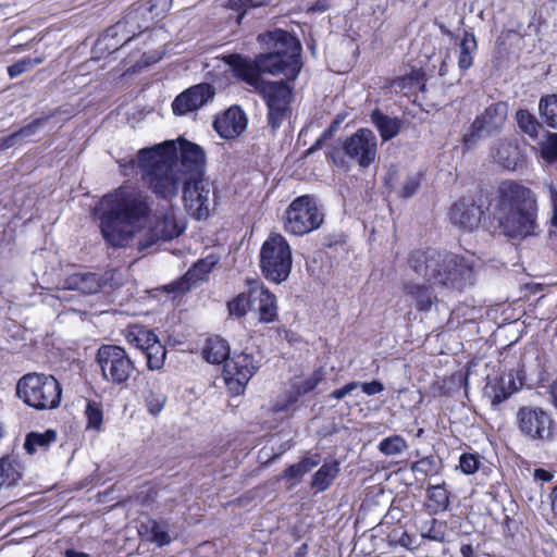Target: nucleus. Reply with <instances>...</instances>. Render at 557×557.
<instances>
[{"label": "nucleus", "mask_w": 557, "mask_h": 557, "mask_svg": "<svg viewBox=\"0 0 557 557\" xmlns=\"http://www.w3.org/2000/svg\"><path fill=\"white\" fill-rule=\"evenodd\" d=\"M122 24L121 32H117L116 38L121 40V42L126 45L137 36H139L144 29L139 25V13L131 11L125 16H123L119 22L114 25Z\"/></svg>", "instance_id": "72a5a7b5"}, {"label": "nucleus", "mask_w": 557, "mask_h": 557, "mask_svg": "<svg viewBox=\"0 0 557 557\" xmlns=\"http://www.w3.org/2000/svg\"><path fill=\"white\" fill-rule=\"evenodd\" d=\"M84 414L86 418V430H101L103 423V409L101 403L87 400Z\"/></svg>", "instance_id": "37998d69"}, {"label": "nucleus", "mask_w": 557, "mask_h": 557, "mask_svg": "<svg viewBox=\"0 0 557 557\" xmlns=\"http://www.w3.org/2000/svg\"><path fill=\"white\" fill-rule=\"evenodd\" d=\"M257 41L269 50L249 59L240 53L225 54L222 60L234 77L253 87L262 96L267 109L290 108L293 87L302 69V45L293 34L282 28L267 30Z\"/></svg>", "instance_id": "f257e3e1"}, {"label": "nucleus", "mask_w": 557, "mask_h": 557, "mask_svg": "<svg viewBox=\"0 0 557 557\" xmlns=\"http://www.w3.org/2000/svg\"><path fill=\"white\" fill-rule=\"evenodd\" d=\"M45 121H46L45 117H37V119L33 120L30 123H28L27 125L21 127L18 131H16V133L20 137L30 136L39 127H41L44 125Z\"/></svg>", "instance_id": "6e6d98bb"}, {"label": "nucleus", "mask_w": 557, "mask_h": 557, "mask_svg": "<svg viewBox=\"0 0 557 557\" xmlns=\"http://www.w3.org/2000/svg\"><path fill=\"white\" fill-rule=\"evenodd\" d=\"M411 470L424 475L436 473L435 458L433 456L423 457L412 463Z\"/></svg>", "instance_id": "603ef678"}, {"label": "nucleus", "mask_w": 557, "mask_h": 557, "mask_svg": "<svg viewBox=\"0 0 557 557\" xmlns=\"http://www.w3.org/2000/svg\"><path fill=\"white\" fill-rule=\"evenodd\" d=\"M195 280L190 278L187 272L175 281L163 286V290L168 294H173L174 297L183 296L190 292L195 286Z\"/></svg>", "instance_id": "a18cd8bd"}, {"label": "nucleus", "mask_w": 557, "mask_h": 557, "mask_svg": "<svg viewBox=\"0 0 557 557\" xmlns=\"http://www.w3.org/2000/svg\"><path fill=\"white\" fill-rule=\"evenodd\" d=\"M273 0H226L222 7L226 10L236 12L235 23L240 26L248 10L267 7Z\"/></svg>", "instance_id": "e433bc0d"}, {"label": "nucleus", "mask_w": 557, "mask_h": 557, "mask_svg": "<svg viewBox=\"0 0 557 557\" xmlns=\"http://www.w3.org/2000/svg\"><path fill=\"white\" fill-rule=\"evenodd\" d=\"M15 395L36 411L53 410L61 405L62 386L52 374L28 372L17 380Z\"/></svg>", "instance_id": "0eeeda50"}, {"label": "nucleus", "mask_w": 557, "mask_h": 557, "mask_svg": "<svg viewBox=\"0 0 557 557\" xmlns=\"http://www.w3.org/2000/svg\"><path fill=\"white\" fill-rule=\"evenodd\" d=\"M550 198L553 205V215L550 219V224L557 227V190H552Z\"/></svg>", "instance_id": "338daca9"}, {"label": "nucleus", "mask_w": 557, "mask_h": 557, "mask_svg": "<svg viewBox=\"0 0 557 557\" xmlns=\"http://www.w3.org/2000/svg\"><path fill=\"white\" fill-rule=\"evenodd\" d=\"M20 137L16 132L0 138V148L8 149L15 145L16 138Z\"/></svg>", "instance_id": "e2e57ef3"}, {"label": "nucleus", "mask_w": 557, "mask_h": 557, "mask_svg": "<svg viewBox=\"0 0 557 557\" xmlns=\"http://www.w3.org/2000/svg\"><path fill=\"white\" fill-rule=\"evenodd\" d=\"M64 286L70 290H77L85 295L96 294L100 290L101 277L92 272H75L66 276Z\"/></svg>", "instance_id": "cd10ccee"}, {"label": "nucleus", "mask_w": 557, "mask_h": 557, "mask_svg": "<svg viewBox=\"0 0 557 557\" xmlns=\"http://www.w3.org/2000/svg\"><path fill=\"white\" fill-rule=\"evenodd\" d=\"M144 399L148 412L157 417L163 410L168 397L161 392L150 389L145 394Z\"/></svg>", "instance_id": "49530a36"}, {"label": "nucleus", "mask_w": 557, "mask_h": 557, "mask_svg": "<svg viewBox=\"0 0 557 557\" xmlns=\"http://www.w3.org/2000/svg\"><path fill=\"white\" fill-rule=\"evenodd\" d=\"M447 523L445 521L432 518L421 527V535L423 539L444 543L446 539Z\"/></svg>", "instance_id": "a19ab883"}, {"label": "nucleus", "mask_w": 557, "mask_h": 557, "mask_svg": "<svg viewBox=\"0 0 557 557\" xmlns=\"http://www.w3.org/2000/svg\"><path fill=\"white\" fill-rule=\"evenodd\" d=\"M259 267L263 277L274 284L285 282L292 272L293 253L287 239L272 232L260 248Z\"/></svg>", "instance_id": "6e6552de"}, {"label": "nucleus", "mask_w": 557, "mask_h": 557, "mask_svg": "<svg viewBox=\"0 0 557 557\" xmlns=\"http://www.w3.org/2000/svg\"><path fill=\"white\" fill-rule=\"evenodd\" d=\"M158 495H159L158 484L152 481H147L144 484L137 486V488L134 491L133 495L131 496V499L136 505L143 506V507H150L156 503Z\"/></svg>", "instance_id": "58836bf2"}, {"label": "nucleus", "mask_w": 557, "mask_h": 557, "mask_svg": "<svg viewBox=\"0 0 557 557\" xmlns=\"http://www.w3.org/2000/svg\"><path fill=\"white\" fill-rule=\"evenodd\" d=\"M139 536L146 541L156 544L159 547L168 546L172 542L169 533V523L165 520L148 519L138 528Z\"/></svg>", "instance_id": "393cba45"}, {"label": "nucleus", "mask_w": 557, "mask_h": 557, "mask_svg": "<svg viewBox=\"0 0 557 557\" xmlns=\"http://www.w3.org/2000/svg\"><path fill=\"white\" fill-rule=\"evenodd\" d=\"M177 171L183 178L202 177L206 172V152L193 141L180 137L177 139Z\"/></svg>", "instance_id": "f3484780"}, {"label": "nucleus", "mask_w": 557, "mask_h": 557, "mask_svg": "<svg viewBox=\"0 0 557 557\" xmlns=\"http://www.w3.org/2000/svg\"><path fill=\"white\" fill-rule=\"evenodd\" d=\"M379 154V143L374 132L360 127L355 133L341 140V145L329 146L325 157L334 166L348 170L356 164L366 170L375 163Z\"/></svg>", "instance_id": "423d86ee"}, {"label": "nucleus", "mask_w": 557, "mask_h": 557, "mask_svg": "<svg viewBox=\"0 0 557 557\" xmlns=\"http://www.w3.org/2000/svg\"><path fill=\"white\" fill-rule=\"evenodd\" d=\"M359 386V382H349L347 384H345L344 386H342L341 388H337V389H334L331 394H330V397L331 398H334V399H337V400H341L343 399L347 394L351 393L352 391H355L357 387Z\"/></svg>", "instance_id": "13d9d810"}, {"label": "nucleus", "mask_w": 557, "mask_h": 557, "mask_svg": "<svg viewBox=\"0 0 557 557\" xmlns=\"http://www.w3.org/2000/svg\"><path fill=\"white\" fill-rule=\"evenodd\" d=\"M515 122L519 133L528 136L533 141H536L540 133L544 132L543 125L528 109H518L515 113Z\"/></svg>", "instance_id": "7c9ffc66"}, {"label": "nucleus", "mask_w": 557, "mask_h": 557, "mask_svg": "<svg viewBox=\"0 0 557 557\" xmlns=\"http://www.w3.org/2000/svg\"><path fill=\"white\" fill-rule=\"evenodd\" d=\"M182 199L189 215L202 220L209 215L210 184L202 177L183 178Z\"/></svg>", "instance_id": "dca6fc26"}, {"label": "nucleus", "mask_w": 557, "mask_h": 557, "mask_svg": "<svg viewBox=\"0 0 557 557\" xmlns=\"http://www.w3.org/2000/svg\"><path fill=\"white\" fill-rule=\"evenodd\" d=\"M219 262V257L210 253L205 258L197 260L188 270L187 274L190 278L195 280L197 285L199 282L208 278L209 273L214 269Z\"/></svg>", "instance_id": "4c0bfd02"}, {"label": "nucleus", "mask_w": 557, "mask_h": 557, "mask_svg": "<svg viewBox=\"0 0 557 557\" xmlns=\"http://www.w3.org/2000/svg\"><path fill=\"white\" fill-rule=\"evenodd\" d=\"M548 502L553 515L557 517V484L552 488L550 493L548 494Z\"/></svg>", "instance_id": "0e129e2a"}, {"label": "nucleus", "mask_w": 557, "mask_h": 557, "mask_svg": "<svg viewBox=\"0 0 557 557\" xmlns=\"http://www.w3.org/2000/svg\"><path fill=\"white\" fill-rule=\"evenodd\" d=\"M508 106L498 101L487 106L475 116L469 129L462 135L461 143L466 150L472 149L479 139L492 137L502 132L507 121Z\"/></svg>", "instance_id": "ddd939ff"}, {"label": "nucleus", "mask_w": 557, "mask_h": 557, "mask_svg": "<svg viewBox=\"0 0 557 557\" xmlns=\"http://www.w3.org/2000/svg\"><path fill=\"white\" fill-rule=\"evenodd\" d=\"M370 122L379 132L382 143H386L395 138L403 128V121L399 117L389 116L379 108L371 111Z\"/></svg>", "instance_id": "a878e982"}, {"label": "nucleus", "mask_w": 557, "mask_h": 557, "mask_svg": "<svg viewBox=\"0 0 557 557\" xmlns=\"http://www.w3.org/2000/svg\"><path fill=\"white\" fill-rule=\"evenodd\" d=\"M257 287H250L248 290L237 294L227 301L228 315L242 319L247 315L256 301Z\"/></svg>", "instance_id": "2f4dec72"}, {"label": "nucleus", "mask_w": 557, "mask_h": 557, "mask_svg": "<svg viewBox=\"0 0 557 557\" xmlns=\"http://www.w3.org/2000/svg\"><path fill=\"white\" fill-rule=\"evenodd\" d=\"M214 88L208 83H200L178 94L172 102V111L177 116L197 111L213 99Z\"/></svg>", "instance_id": "a211bd4d"}, {"label": "nucleus", "mask_w": 557, "mask_h": 557, "mask_svg": "<svg viewBox=\"0 0 557 557\" xmlns=\"http://www.w3.org/2000/svg\"><path fill=\"white\" fill-rule=\"evenodd\" d=\"M183 232L173 213H164L157 218L153 225L149 227L143 239L138 243L139 250H145L158 242H168L178 237Z\"/></svg>", "instance_id": "6ab92c4d"}, {"label": "nucleus", "mask_w": 557, "mask_h": 557, "mask_svg": "<svg viewBox=\"0 0 557 557\" xmlns=\"http://www.w3.org/2000/svg\"><path fill=\"white\" fill-rule=\"evenodd\" d=\"M122 334L131 347L144 354L148 370L159 371L163 369L168 351L153 330L134 323L127 325Z\"/></svg>", "instance_id": "f8f14e48"}, {"label": "nucleus", "mask_w": 557, "mask_h": 557, "mask_svg": "<svg viewBox=\"0 0 557 557\" xmlns=\"http://www.w3.org/2000/svg\"><path fill=\"white\" fill-rule=\"evenodd\" d=\"M150 214L151 205L147 195L120 187L106 197V208L99 215L102 238L112 248H125Z\"/></svg>", "instance_id": "7ed1b4c3"}, {"label": "nucleus", "mask_w": 557, "mask_h": 557, "mask_svg": "<svg viewBox=\"0 0 557 557\" xmlns=\"http://www.w3.org/2000/svg\"><path fill=\"white\" fill-rule=\"evenodd\" d=\"M258 369L259 364L251 354H235L223 364V379L227 391L233 396L244 394Z\"/></svg>", "instance_id": "2eb2a0df"}, {"label": "nucleus", "mask_w": 557, "mask_h": 557, "mask_svg": "<svg viewBox=\"0 0 557 557\" xmlns=\"http://www.w3.org/2000/svg\"><path fill=\"white\" fill-rule=\"evenodd\" d=\"M339 470V462L337 460L324 462L319 470L312 474L310 481L311 488L315 492L326 491L338 475Z\"/></svg>", "instance_id": "c756f323"}, {"label": "nucleus", "mask_w": 557, "mask_h": 557, "mask_svg": "<svg viewBox=\"0 0 557 557\" xmlns=\"http://www.w3.org/2000/svg\"><path fill=\"white\" fill-rule=\"evenodd\" d=\"M282 221L287 234L304 236L320 228L324 222V213L318 206L315 197L306 194L296 197L288 205Z\"/></svg>", "instance_id": "9d476101"}, {"label": "nucleus", "mask_w": 557, "mask_h": 557, "mask_svg": "<svg viewBox=\"0 0 557 557\" xmlns=\"http://www.w3.org/2000/svg\"><path fill=\"white\" fill-rule=\"evenodd\" d=\"M256 300L258 301L256 313L260 323L270 324L278 320L276 295L263 284L259 289L257 288Z\"/></svg>", "instance_id": "5701e85b"}, {"label": "nucleus", "mask_w": 557, "mask_h": 557, "mask_svg": "<svg viewBox=\"0 0 557 557\" xmlns=\"http://www.w3.org/2000/svg\"><path fill=\"white\" fill-rule=\"evenodd\" d=\"M359 386L361 387L362 392L369 396L380 394L384 391L383 383L377 380L359 383Z\"/></svg>", "instance_id": "4d7b16f0"}, {"label": "nucleus", "mask_w": 557, "mask_h": 557, "mask_svg": "<svg viewBox=\"0 0 557 557\" xmlns=\"http://www.w3.org/2000/svg\"><path fill=\"white\" fill-rule=\"evenodd\" d=\"M424 74L420 71H412L410 74L398 77L394 81V85L400 87L401 89L410 86H414L421 83Z\"/></svg>", "instance_id": "864d4df0"}, {"label": "nucleus", "mask_w": 557, "mask_h": 557, "mask_svg": "<svg viewBox=\"0 0 557 557\" xmlns=\"http://www.w3.org/2000/svg\"><path fill=\"white\" fill-rule=\"evenodd\" d=\"M516 424L523 437L532 442L552 443L557 436V422L550 411L541 406H521Z\"/></svg>", "instance_id": "9b49d317"}, {"label": "nucleus", "mask_w": 557, "mask_h": 557, "mask_svg": "<svg viewBox=\"0 0 557 557\" xmlns=\"http://www.w3.org/2000/svg\"><path fill=\"white\" fill-rule=\"evenodd\" d=\"M404 293L411 299L419 312H429L437 300L433 288L424 283H407L404 285Z\"/></svg>", "instance_id": "bb28decb"}, {"label": "nucleus", "mask_w": 557, "mask_h": 557, "mask_svg": "<svg viewBox=\"0 0 557 557\" xmlns=\"http://www.w3.org/2000/svg\"><path fill=\"white\" fill-rule=\"evenodd\" d=\"M39 63H41V59H32L30 57H24L23 59L8 66V75L10 76V78H15Z\"/></svg>", "instance_id": "3c124183"}, {"label": "nucleus", "mask_w": 557, "mask_h": 557, "mask_svg": "<svg viewBox=\"0 0 557 557\" xmlns=\"http://www.w3.org/2000/svg\"><path fill=\"white\" fill-rule=\"evenodd\" d=\"M486 209H491L492 219L505 236L525 238L537 235V200L531 188L522 182H499Z\"/></svg>", "instance_id": "f03ea898"}, {"label": "nucleus", "mask_w": 557, "mask_h": 557, "mask_svg": "<svg viewBox=\"0 0 557 557\" xmlns=\"http://www.w3.org/2000/svg\"><path fill=\"white\" fill-rule=\"evenodd\" d=\"M539 111L549 127L557 128V95L543 96L539 102Z\"/></svg>", "instance_id": "79ce46f5"}, {"label": "nucleus", "mask_w": 557, "mask_h": 557, "mask_svg": "<svg viewBox=\"0 0 557 557\" xmlns=\"http://www.w3.org/2000/svg\"><path fill=\"white\" fill-rule=\"evenodd\" d=\"M346 119V113H338L335 115L333 121L330 123V125L323 131L326 133V135L333 137V135L339 129L342 123Z\"/></svg>", "instance_id": "bf43d9fd"}, {"label": "nucleus", "mask_w": 557, "mask_h": 557, "mask_svg": "<svg viewBox=\"0 0 557 557\" xmlns=\"http://www.w3.org/2000/svg\"><path fill=\"white\" fill-rule=\"evenodd\" d=\"M453 494L445 482L429 484L425 488L424 510L430 516H436L449 509Z\"/></svg>", "instance_id": "412c9836"}, {"label": "nucleus", "mask_w": 557, "mask_h": 557, "mask_svg": "<svg viewBox=\"0 0 557 557\" xmlns=\"http://www.w3.org/2000/svg\"><path fill=\"white\" fill-rule=\"evenodd\" d=\"M247 127V116L238 106H233L223 113L218 114L213 121V128L223 139L237 138Z\"/></svg>", "instance_id": "aec40b11"}, {"label": "nucleus", "mask_w": 557, "mask_h": 557, "mask_svg": "<svg viewBox=\"0 0 557 557\" xmlns=\"http://www.w3.org/2000/svg\"><path fill=\"white\" fill-rule=\"evenodd\" d=\"M141 180L157 198L172 200L178 195L183 182L177 171V144L165 140L137 153Z\"/></svg>", "instance_id": "20e7f679"}, {"label": "nucleus", "mask_w": 557, "mask_h": 557, "mask_svg": "<svg viewBox=\"0 0 557 557\" xmlns=\"http://www.w3.org/2000/svg\"><path fill=\"white\" fill-rule=\"evenodd\" d=\"M330 8L329 0H317L310 8L311 12H325Z\"/></svg>", "instance_id": "69168bd1"}, {"label": "nucleus", "mask_w": 557, "mask_h": 557, "mask_svg": "<svg viewBox=\"0 0 557 557\" xmlns=\"http://www.w3.org/2000/svg\"><path fill=\"white\" fill-rule=\"evenodd\" d=\"M488 198L479 191L474 195L463 196L455 201L448 211V216L453 225L457 226L463 232H473L481 224L482 219L488 214L491 216V209L487 210Z\"/></svg>", "instance_id": "4468645a"}, {"label": "nucleus", "mask_w": 557, "mask_h": 557, "mask_svg": "<svg viewBox=\"0 0 557 557\" xmlns=\"http://www.w3.org/2000/svg\"><path fill=\"white\" fill-rule=\"evenodd\" d=\"M534 478L536 480H540V481H543V482H549L553 480L554 478V474L553 472L546 470V469H543V468H537L534 470Z\"/></svg>", "instance_id": "680f3d73"}, {"label": "nucleus", "mask_w": 557, "mask_h": 557, "mask_svg": "<svg viewBox=\"0 0 557 557\" xmlns=\"http://www.w3.org/2000/svg\"><path fill=\"white\" fill-rule=\"evenodd\" d=\"M546 139L540 143L541 158L547 163L557 161V133L545 132Z\"/></svg>", "instance_id": "de8ad7c7"}, {"label": "nucleus", "mask_w": 557, "mask_h": 557, "mask_svg": "<svg viewBox=\"0 0 557 557\" xmlns=\"http://www.w3.org/2000/svg\"><path fill=\"white\" fill-rule=\"evenodd\" d=\"M230 352L228 343L220 336L209 337L202 350L203 358L213 364H224L230 359Z\"/></svg>", "instance_id": "c85d7f7f"}, {"label": "nucleus", "mask_w": 557, "mask_h": 557, "mask_svg": "<svg viewBox=\"0 0 557 557\" xmlns=\"http://www.w3.org/2000/svg\"><path fill=\"white\" fill-rule=\"evenodd\" d=\"M95 361L101 377L113 386L125 388L137 373L135 361L126 349L115 344H102L96 352Z\"/></svg>", "instance_id": "1a4fd4ad"}, {"label": "nucleus", "mask_w": 557, "mask_h": 557, "mask_svg": "<svg viewBox=\"0 0 557 557\" xmlns=\"http://www.w3.org/2000/svg\"><path fill=\"white\" fill-rule=\"evenodd\" d=\"M407 263L428 282L456 289H463L473 275V265L466 257L432 247L411 250Z\"/></svg>", "instance_id": "39448f33"}, {"label": "nucleus", "mask_w": 557, "mask_h": 557, "mask_svg": "<svg viewBox=\"0 0 557 557\" xmlns=\"http://www.w3.org/2000/svg\"><path fill=\"white\" fill-rule=\"evenodd\" d=\"M421 186V176L414 175L407 177L400 191L403 198H410L418 193Z\"/></svg>", "instance_id": "5fc2aeb1"}, {"label": "nucleus", "mask_w": 557, "mask_h": 557, "mask_svg": "<svg viewBox=\"0 0 557 557\" xmlns=\"http://www.w3.org/2000/svg\"><path fill=\"white\" fill-rule=\"evenodd\" d=\"M58 438V433L53 429H47L45 432L32 431L26 434L24 449L27 454L34 455L38 449L47 450Z\"/></svg>", "instance_id": "473e14b6"}, {"label": "nucleus", "mask_w": 557, "mask_h": 557, "mask_svg": "<svg viewBox=\"0 0 557 557\" xmlns=\"http://www.w3.org/2000/svg\"><path fill=\"white\" fill-rule=\"evenodd\" d=\"M64 557H90L87 553L69 548L64 552Z\"/></svg>", "instance_id": "774afa93"}, {"label": "nucleus", "mask_w": 557, "mask_h": 557, "mask_svg": "<svg viewBox=\"0 0 557 557\" xmlns=\"http://www.w3.org/2000/svg\"><path fill=\"white\" fill-rule=\"evenodd\" d=\"M331 136L326 135L325 132H322L321 135L315 139V141L305 151V157H308L315 152L317 150L321 149L322 146L325 144L326 140H329Z\"/></svg>", "instance_id": "052dcab7"}, {"label": "nucleus", "mask_w": 557, "mask_h": 557, "mask_svg": "<svg viewBox=\"0 0 557 557\" xmlns=\"http://www.w3.org/2000/svg\"><path fill=\"white\" fill-rule=\"evenodd\" d=\"M122 24L108 27L97 39L95 50L101 54H111L123 47L121 40L116 38L117 32H121Z\"/></svg>", "instance_id": "c9c22d12"}, {"label": "nucleus", "mask_w": 557, "mask_h": 557, "mask_svg": "<svg viewBox=\"0 0 557 557\" xmlns=\"http://www.w3.org/2000/svg\"><path fill=\"white\" fill-rule=\"evenodd\" d=\"M495 162L503 169L516 171L523 162V156L517 145L499 140L492 150Z\"/></svg>", "instance_id": "b1692460"}, {"label": "nucleus", "mask_w": 557, "mask_h": 557, "mask_svg": "<svg viewBox=\"0 0 557 557\" xmlns=\"http://www.w3.org/2000/svg\"><path fill=\"white\" fill-rule=\"evenodd\" d=\"M458 67L466 73L473 64V53L478 49L475 36L471 32H465L459 44Z\"/></svg>", "instance_id": "f704fd0d"}, {"label": "nucleus", "mask_w": 557, "mask_h": 557, "mask_svg": "<svg viewBox=\"0 0 557 557\" xmlns=\"http://www.w3.org/2000/svg\"><path fill=\"white\" fill-rule=\"evenodd\" d=\"M325 373L323 368H317L313 370L310 376L301 382H295L292 384V392L287 395L284 404H277L275 411H287L293 405H295L301 396H305L313 392L318 385L324 380Z\"/></svg>", "instance_id": "4be33fe9"}, {"label": "nucleus", "mask_w": 557, "mask_h": 557, "mask_svg": "<svg viewBox=\"0 0 557 557\" xmlns=\"http://www.w3.org/2000/svg\"><path fill=\"white\" fill-rule=\"evenodd\" d=\"M481 467V457L478 453H463L459 457V470L463 474H473Z\"/></svg>", "instance_id": "8fccbe9b"}, {"label": "nucleus", "mask_w": 557, "mask_h": 557, "mask_svg": "<svg viewBox=\"0 0 557 557\" xmlns=\"http://www.w3.org/2000/svg\"><path fill=\"white\" fill-rule=\"evenodd\" d=\"M290 108L268 109L267 121L272 134H275L278 131L283 122L290 115Z\"/></svg>", "instance_id": "09e8293b"}, {"label": "nucleus", "mask_w": 557, "mask_h": 557, "mask_svg": "<svg viewBox=\"0 0 557 557\" xmlns=\"http://www.w3.org/2000/svg\"><path fill=\"white\" fill-rule=\"evenodd\" d=\"M377 448L385 456H396L405 451L408 444L401 435L394 434L383 438Z\"/></svg>", "instance_id": "c03bdc74"}, {"label": "nucleus", "mask_w": 557, "mask_h": 557, "mask_svg": "<svg viewBox=\"0 0 557 557\" xmlns=\"http://www.w3.org/2000/svg\"><path fill=\"white\" fill-rule=\"evenodd\" d=\"M320 462V456L315 455L313 458L304 457L299 462L289 465L283 471V478L285 479H300L307 472H309L312 468L317 467Z\"/></svg>", "instance_id": "ea45409f"}]
</instances>
